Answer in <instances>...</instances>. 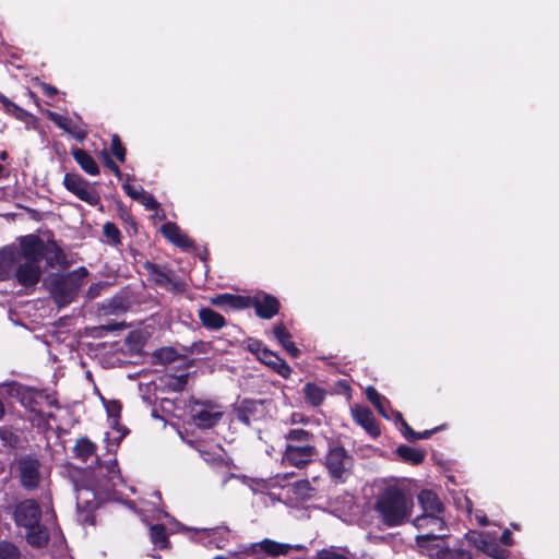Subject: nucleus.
Wrapping results in <instances>:
<instances>
[{
    "instance_id": "obj_64",
    "label": "nucleus",
    "mask_w": 559,
    "mask_h": 559,
    "mask_svg": "<svg viewBox=\"0 0 559 559\" xmlns=\"http://www.w3.org/2000/svg\"><path fill=\"white\" fill-rule=\"evenodd\" d=\"M103 329H105L106 331H115V330H118L120 328L119 324H112V325H106V326H102Z\"/></svg>"
},
{
    "instance_id": "obj_49",
    "label": "nucleus",
    "mask_w": 559,
    "mask_h": 559,
    "mask_svg": "<svg viewBox=\"0 0 559 559\" xmlns=\"http://www.w3.org/2000/svg\"><path fill=\"white\" fill-rule=\"evenodd\" d=\"M401 433L408 442H415L418 440V432H416L407 421L401 424Z\"/></svg>"
},
{
    "instance_id": "obj_18",
    "label": "nucleus",
    "mask_w": 559,
    "mask_h": 559,
    "mask_svg": "<svg viewBox=\"0 0 559 559\" xmlns=\"http://www.w3.org/2000/svg\"><path fill=\"white\" fill-rule=\"evenodd\" d=\"M20 260L19 250L11 246L0 250V281H8L14 275V266Z\"/></svg>"
},
{
    "instance_id": "obj_55",
    "label": "nucleus",
    "mask_w": 559,
    "mask_h": 559,
    "mask_svg": "<svg viewBox=\"0 0 559 559\" xmlns=\"http://www.w3.org/2000/svg\"><path fill=\"white\" fill-rule=\"evenodd\" d=\"M122 189H123V191L126 192V194H127L128 197H130L131 199H133V200H135V201L139 199L140 194H141V189H140V190L135 189V188H134L132 185H130L129 182H124V183L122 185Z\"/></svg>"
},
{
    "instance_id": "obj_51",
    "label": "nucleus",
    "mask_w": 559,
    "mask_h": 559,
    "mask_svg": "<svg viewBox=\"0 0 559 559\" xmlns=\"http://www.w3.org/2000/svg\"><path fill=\"white\" fill-rule=\"evenodd\" d=\"M401 433L408 442H415L418 440V432H416L407 421L401 424Z\"/></svg>"
},
{
    "instance_id": "obj_58",
    "label": "nucleus",
    "mask_w": 559,
    "mask_h": 559,
    "mask_svg": "<svg viewBox=\"0 0 559 559\" xmlns=\"http://www.w3.org/2000/svg\"><path fill=\"white\" fill-rule=\"evenodd\" d=\"M443 425L442 426H437L432 429H427V430H424L421 432H418V440L420 439H429L432 435H435L436 432L440 431L441 429H443Z\"/></svg>"
},
{
    "instance_id": "obj_25",
    "label": "nucleus",
    "mask_w": 559,
    "mask_h": 559,
    "mask_svg": "<svg viewBox=\"0 0 559 559\" xmlns=\"http://www.w3.org/2000/svg\"><path fill=\"white\" fill-rule=\"evenodd\" d=\"M49 532L48 528L40 524L33 525L32 528H26V540L35 548H45L49 544Z\"/></svg>"
},
{
    "instance_id": "obj_46",
    "label": "nucleus",
    "mask_w": 559,
    "mask_h": 559,
    "mask_svg": "<svg viewBox=\"0 0 559 559\" xmlns=\"http://www.w3.org/2000/svg\"><path fill=\"white\" fill-rule=\"evenodd\" d=\"M102 160L104 165L118 178L121 179L123 177V174L119 166L114 162V159L110 157L109 153L104 150L100 153Z\"/></svg>"
},
{
    "instance_id": "obj_40",
    "label": "nucleus",
    "mask_w": 559,
    "mask_h": 559,
    "mask_svg": "<svg viewBox=\"0 0 559 559\" xmlns=\"http://www.w3.org/2000/svg\"><path fill=\"white\" fill-rule=\"evenodd\" d=\"M464 538L468 542L469 545L476 547L479 550H484V548L487 546L488 538L486 535L478 531H468Z\"/></svg>"
},
{
    "instance_id": "obj_13",
    "label": "nucleus",
    "mask_w": 559,
    "mask_h": 559,
    "mask_svg": "<svg viewBox=\"0 0 559 559\" xmlns=\"http://www.w3.org/2000/svg\"><path fill=\"white\" fill-rule=\"evenodd\" d=\"M46 242L37 235H26L20 238V257L26 261L40 263L44 259L46 251Z\"/></svg>"
},
{
    "instance_id": "obj_50",
    "label": "nucleus",
    "mask_w": 559,
    "mask_h": 559,
    "mask_svg": "<svg viewBox=\"0 0 559 559\" xmlns=\"http://www.w3.org/2000/svg\"><path fill=\"white\" fill-rule=\"evenodd\" d=\"M401 433L408 442H415L418 440V432H416L407 421L401 424Z\"/></svg>"
},
{
    "instance_id": "obj_57",
    "label": "nucleus",
    "mask_w": 559,
    "mask_h": 559,
    "mask_svg": "<svg viewBox=\"0 0 559 559\" xmlns=\"http://www.w3.org/2000/svg\"><path fill=\"white\" fill-rule=\"evenodd\" d=\"M40 86H41L43 93L48 97H53L58 94V90L56 86H52V85L44 83V82L40 84Z\"/></svg>"
},
{
    "instance_id": "obj_41",
    "label": "nucleus",
    "mask_w": 559,
    "mask_h": 559,
    "mask_svg": "<svg viewBox=\"0 0 559 559\" xmlns=\"http://www.w3.org/2000/svg\"><path fill=\"white\" fill-rule=\"evenodd\" d=\"M19 548L9 542H0V559H20Z\"/></svg>"
},
{
    "instance_id": "obj_17",
    "label": "nucleus",
    "mask_w": 559,
    "mask_h": 559,
    "mask_svg": "<svg viewBox=\"0 0 559 559\" xmlns=\"http://www.w3.org/2000/svg\"><path fill=\"white\" fill-rule=\"evenodd\" d=\"M352 412L356 424L361 426L370 437L376 439L381 435L380 427L370 408L356 405Z\"/></svg>"
},
{
    "instance_id": "obj_3",
    "label": "nucleus",
    "mask_w": 559,
    "mask_h": 559,
    "mask_svg": "<svg viewBox=\"0 0 559 559\" xmlns=\"http://www.w3.org/2000/svg\"><path fill=\"white\" fill-rule=\"evenodd\" d=\"M41 461L36 453L16 456L12 469L20 486L26 491L37 490L41 483Z\"/></svg>"
},
{
    "instance_id": "obj_10",
    "label": "nucleus",
    "mask_w": 559,
    "mask_h": 559,
    "mask_svg": "<svg viewBox=\"0 0 559 559\" xmlns=\"http://www.w3.org/2000/svg\"><path fill=\"white\" fill-rule=\"evenodd\" d=\"M237 419L246 426L263 419L266 415L265 401L243 399L234 408Z\"/></svg>"
},
{
    "instance_id": "obj_52",
    "label": "nucleus",
    "mask_w": 559,
    "mask_h": 559,
    "mask_svg": "<svg viewBox=\"0 0 559 559\" xmlns=\"http://www.w3.org/2000/svg\"><path fill=\"white\" fill-rule=\"evenodd\" d=\"M121 408H122L121 404L118 401H110L106 405V409H107L108 416L112 417L115 419H119L120 418Z\"/></svg>"
},
{
    "instance_id": "obj_23",
    "label": "nucleus",
    "mask_w": 559,
    "mask_h": 559,
    "mask_svg": "<svg viewBox=\"0 0 559 559\" xmlns=\"http://www.w3.org/2000/svg\"><path fill=\"white\" fill-rule=\"evenodd\" d=\"M273 334L283 348L294 358L299 357L300 350L292 341V335L284 323H277L273 328Z\"/></svg>"
},
{
    "instance_id": "obj_34",
    "label": "nucleus",
    "mask_w": 559,
    "mask_h": 559,
    "mask_svg": "<svg viewBox=\"0 0 559 559\" xmlns=\"http://www.w3.org/2000/svg\"><path fill=\"white\" fill-rule=\"evenodd\" d=\"M0 104L5 112L13 116L19 120H25L28 116L27 111L22 107L9 99L4 94L0 92Z\"/></svg>"
},
{
    "instance_id": "obj_2",
    "label": "nucleus",
    "mask_w": 559,
    "mask_h": 559,
    "mask_svg": "<svg viewBox=\"0 0 559 559\" xmlns=\"http://www.w3.org/2000/svg\"><path fill=\"white\" fill-rule=\"evenodd\" d=\"M87 275V269L80 266L74 271L50 276L47 287L55 304L62 308L74 301Z\"/></svg>"
},
{
    "instance_id": "obj_28",
    "label": "nucleus",
    "mask_w": 559,
    "mask_h": 559,
    "mask_svg": "<svg viewBox=\"0 0 559 559\" xmlns=\"http://www.w3.org/2000/svg\"><path fill=\"white\" fill-rule=\"evenodd\" d=\"M46 253L44 259L46 263L50 267H55L56 265H63L67 263V257L61 249V247L55 240H48L46 243Z\"/></svg>"
},
{
    "instance_id": "obj_45",
    "label": "nucleus",
    "mask_w": 559,
    "mask_h": 559,
    "mask_svg": "<svg viewBox=\"0 0 559 559\" xmlns=\"http://www.w3.org/2000/svg\"><path fill=\"white\" fill-rule=\"evenodd\" d=\"M48 119L52 121L58 128L62 129L64 132L70 131L71 120L68 117H64L55 111H48Z\"/></svg>"
},
{
    "instance_id": "obj_36",
    "label": "nucleus",
    "mask_w": 559,
    "mask_h": 559,
    "mask_svg": "<svg viewBox=\"0 0 559 559\" xmlns=\"http://www.w3.org/2000/svg\"><path fill=\"white\" fill-rule=\"evenodd\" d=\"M483 552L495 559H508L510 555L509 550L501 547L498 543L489 539Z\"/></svg>"
},
{
    "instance_id": "obj_6",
    "label": "nucleus",
    "mask_w": 559,
    "mask_h": 559,
    "mask_svg": "<svg viewBox=\"0 0 559 559\" xmlns=\"http://www.w3.org/2000/svg\"><path fill=\"white\" fill-rule=\"evenodd\" d=\"M190 415L192 423L200 429H211L223 418L221 405L214 400H190Z\"/></svg>"
},
{
    "instance_id": "obj_11",
    "label": "nucleus",
    "mask_w": 559,
    "mask_h": 559,
    "mask_svg": "<svg viewBox=\"0 0 559 559\" xmlns=\"http://www.w3.org/2000/svg\"><path fill=\"white\" fill-rule=\"evenodd\" d=\"M317 454L316 448L310 443H288L283 453V460L292 466L301 468L312 462Z\"/></svg>"
},
{
    "instance_id": "obj_8",
    "label": "nucleus",
    "mask_w": 559,
    "mask_h": 559,
    "mask_svg": "<svg viewBox=\"0 0 559 559\" xmlns=\"http://www.w3.org/2000/svg\"><path fill=\"white\" fill-rule=\"evenodd\" d=\"M64 188L81 201L97 205L100 197L97 191L90 187V182L79 174L67 173L63 177Z\"/></svg>"
},
{
    "instance_id": "obj_14",
    "label": "nucleus",
    "mask_w": 559,
    "mask_h": 559,
    "mask_svg": "<svg viewBox=\"0 0 559 559\" xmlns=\"http://www.w3.org/2000/svg\"><path fill=\"white\" fill-rule=\"evenodd\" d=\"M14 277L24 287L35 286L41 277L40 263L25 260L15 269Z\"/></svg>"
},
{
    "instance_id": "obj_22",
    "label": "nucleus",
    "mask_w": 559,
    "mask_h": 559,
    "mask_svg": "<svg viewBox=\"0 0 559 559\" xmlns=\"http://www.w3.org/2000/svg\"><path fill=\"white\" fill-rule=\"evenodd\" d=\"M198 317L202 325L211 331H218L227 323L226 319L221 313L209 307H202L198 312Z\"/></svg>"
},
{
    "instance_id": "obj_54",
    "label": "nucleus",
    "mask_w": 559,
    "mask_h": 559,
    "mask_svg": "<svg viewBox=\"0 0 559 559\" xmlns=\"http://www.w3.org/2000/svg\"><path fill=\"white\" fill-rule=\"evenodd\" d=\"M41 399H43V404L45 403L48 407H53L57 409L60 408L59 401L55 396V394H49V393L41 391Z\"/></svg>"
},
{
    "instance_id": "obj_39",
    "label": "nucleus",
    "mask_w": 559,
    "mask_h": 559,
    "mask_svg": "<svg viewBox=\"0 0 559 559\" xmlns=\"http://www.w3.org/2000/svg\"><path fill=\"white\" fill-rule=\"evenodd\" d=\"M110 152L118 162L124 163L127 158V150L118 134L111 135Z\"/></svg>"
},
{
    "instance_id": "obj_35",
    "label": "nucleus",
    "mask_w": 559,
    "mask_h": 559,
    "mask_svg": "<svg viewBox=\"0 0 559 559\" xmlns=\"http://www.w3.org/2000/svg\"><path fill=\"white\" fill-rule=\"evenodd\" d=\"M179 355L174 347H160L153 353L155 364L168 365L178 359Z\"/></svg>"
},
{
    "instance_id": "obj_4",
    "label": "nucleus",
    "mask_w": 559,
    "mask_h": 559,
    "mask_svg": "<svg viewBox=\"0 0 559 559\" xmlns=\"http://www.w3.org/2000/svg\"><path fill=\"white\" fill-rule=\"evenodd\" d=\"M354 464L353 456L336 441H330L324 456V466L335 484H344L350 475Z\"/></svg>"
},
{
    "instance_id": "obj_16",
    "label": "nucleus",
    "mask_w": 559,
    "mask_h": 559,
    "mask_svg": "<svg viewBox=\"0 0 559 559\" xmlns=\"http://www.w3.org/2000/svg\"><path fill=\"white\" fill-rule=\"evenodd\" d=\"M292 549L289 544L278 543L276 540L264 538L261 542L252 543L247 549V555L254 556L259 551L265 552L270 557L286 556Z\"/></svg>"
},
{
    "instance_id": "obj_26",
    "label": "nucleus",
    "mask_w": 559,
    "mask_h": 559,
    "mask_svg": "<svg viewBox=\"0 0 559 559\" xmlns=\"http://www.w3.org/2000/svg\"><path fill=\"white\" fill-rule=\"evenodd\" d=\"M306 403L312 407H319L323 404L326 391L314 382H307L302 388Z\"/></svg>"
},
{
    "instance_id": "obj_44",
    "label": "nucleus",
    "mask_w": 559,
    "mask_h": 559,
    "mask_svg": "<svg viewBox=\"0 0 559 559\" xmlns=\"http://www.w3.org/2000/svg\"><path fill=\"white\" fill-rule=\"evenodd\" d=\"M136 201L144 205L145 209L148 211H156L159 207V203L157 202V200L151 193L146 192L143 188H141V194Z\"/></svg>"
},
{
    "instance_id": "obj_47",
    "label": "nucleus",
    "mask_w": 559,
    "mask_h": 559,
    "mask_svg": "<svg viewBox=\"0 0 559 559\" xmlns=\"http://www.w3.org/2000/svg\"><path fill=\"white\" fill-rule=\"evenodd\" d=\"M295 493L297 496H300L302 498H310V491H313V488L311 487L309 480L302 479L298 480L294 484Z\"/></svg>"
},
{
    "instance_id": "obj_37",
    "label": "nucleus",
    "mask_w": 559,
    "mask_h": 559,
    "mask_svg": "<svg viewBox=\"0 0 559 559\" xmlns=\"http://www.w3.org/2000/svg\"><path fill=\"white\" fill-rule=\"evenodd\" d=\"M103 467L106 468L105 476L112 486H116L122 479L117 460H112L105 465L99 463V468Z\"/></svg>"
},
{
    "instance_id": "obj_27",
    "label": "nucleus",
    "mask_w": 559,
    "mask_h": 559,
    "mask_svg": "<svg viewBox=\"0 0 559 559\" xmlns=\"http://www.w3.org/2000/svg\"><path fill=\"white\" fill-rule=\"evenodd\" d=\"M395 453L402 462L412 465H419L426 459V452L424 450L412 448L405 444L399 445L395 450Z\"/></svg>"
},
{
    "instance_id": "obj_30",
    "label": "nucleus",
    "mask_w": 559,
    "mask_h": 559,
    "mask_svg": "<svg viewBox=\"0 0 559 559\" xmlns=\"http://www.w3.org/2000/svg\"><path fill=\"white\" fill-rule=\"evenodd\" d=\"M0 442L3 448L9 451H14L20 448L22 439L16 429L12 426L0 427Z\"/></svg>"
},
{
    "instance_id": "obj_63",
    "label": "nucleus",
    "mask_w": 559,
    "mask_h": 559,
    "mask_svg": "<svg viewBox=\"0 0 559 559\" xmlns=\"http://www.w3.org/2000/svg\"><path fill=\"white\" fill-rule=\"evenodd\" d=\"M426 524H427V527L426 528H431V532L433 531H441L443 530L444 527H438L433 521H426ZM430 534H433V533H430Z\"/></svg>"
},
{
    "instance_id": "obj_59",
    "label": "nucleus",
    "mask_w": 559,
    "mask_h": 559,
    "mask_svg": "<svg viewBox=\"0 0 559 559\" xmlns=\"http://www.w3.org/2000/svg\"><path fill=\"white\" fill-rule=\"evenodd\" d=\"M500 543L504 546H512L514 544L512 534L509 530H504L500 536Z\"/></svg>"
},
{
    "instance_id": "obj_42",
    "label": "nucleus",
    "mask_w": 559,
    "mask_h": 559,
    "mask_svg": "<svg viewBox=\"0 0 559 559\" xmlns=\"http://www.w3.org/2000/svg\"><path fill=\"white\" fill-rule=\"evenodd\" d=\"M246 349L253 354L258 360H260L264 352H266L269 348L264 346L262 341L249 337L246 341Z\"/></svg>"
},
{
    "instance_id": "obj_1",
    "label": "nucleus",
    "mask_w": 559,
    "mask_h": 559,
    "mask_svg": "<svg viewBox=\"0 0 559 559\" xmlns=\"http://www.w3.org/2000/svg\"><path fill=\"white\" fill-rule=\"evenodd\" d=\"M413 499L396 485L386 486L379 492L374 511L386 527L403 525L412 514Z\"/></svg>"
},
{
    "instance_id": "obj_20",
    "label": "nucleus",
    "mask_w": 559,
    "mask_h": 559,
    "mask_svg": "<svg viewBox=\"0 0 559 559\" xmlns=\"http://www.w3.org/2000/svg\"><path fill=\"white\" fill-rule=\"evenodd\" d=\"M19 395L20 402L25 408L34 413L35 416L41 415L43 399L40 390L25 386L19 392Z\"/></svg>"
},
{
    "instance_id": "obj_29",
    "label": "nucleus",
    "mask_w": 559,
    "mask_h": 559,
    "mask_svg": "<svg viewBox=\"0 0 559 559\" xmlns=\"http://www.w3.org/2000/svg\"><path fill=\"white\" fill-rule=\"evenodd\" d=\"M97 445L87 437L79 438L75 445L73 447L74 456L84 463L93 455H95Z\"/></svg>"
},
{
    "instance_id": "obj_24",
    "label": "nucleus",
    "mask_w": 559,
    "mask_h": 559,
    "mask_svg": "<svg viewBox=\"0 0 559 559\" xmlns=\"http://www.w3.org/2000/svg\"><path fill=\"white\" fill-rule=\"evenodd\" d=\"M71 154L76 162V164L88 175L91 176H97L99 175L100 170L96 163V160L93 158V156L86 152L83 148L75 147L71 151Z\"/></svg>"
},
{
    "instance_id": "obj_7",
    "label": "nucleus",
    "mask_w": 559,
    "mask_h": 559,
    "mask_svg": "<svg viewBox=\"0 0 559 559\" xmlns=\"http://www.w3.org/2000/svg\"><path fill=\"white\" fill-rule=\"evenodd\" d=\"M418 502L423 513L413 521L417 528L427 527V520L433 521L438 527H445V522L442 518L444 507L436 492L429 489L421 490L418 495Z\"/></svg>"
},
{
    "instance_id": "obj_19",
    "label": "nucleus",
    "mask_w": 559,
    "mask_h": 559,
    "mask_svg": "<svg viewBox=\"0 0 559 559\" xmlns=\"http://www.w3.org/2000/svg\"><path fill=\"white\" fill-rule=\"evenodd\" d=\"M249 296L235 295L230 293L217 294L210 299L211 305L218 308H230L242 310L249 308Z\"/></svg>"
},
{
    "instance_id": "obj_9",
    "label": "nucleus",
    "mask_w": 559,
    "mask_h": 559,
    "mask_svg": "<svg viewBox=\"0 0 559 559\" xmlns=\"http://www.w3.org/2000/svg\"><path fill=\"white\" fill-rule=\"evenodd\" d=\"M43 512L35 499H25L15 506L13 518L17 526L32 528L41 521Z\"/></svg>"
},
{
    "instance_id": "obj_12",
    "label": "nucleus",
    "mask_w": 559,
    "mask_h": 559,
    "mask_svg": "<svg viewBox=\"0 0 559 559\" xmlns=\"http://www.w3.org/2000/svg\"><path fill=\"white\" fill-rule=\"evenodd\" d=\"M248 302L249 308L252 307L254 309L255 316L263 320H271L278 314L281 310L280 300L275 296L266 293L253 297L249 296Z\"/></svg>"
},
{
    "instance_id": "obj_21",
    "label": "nucleus",
    "mask_w": 559,
    "mask_h": 559,
    "mask_svg": "<svg viewBox=\"0 0 559 559\" xmlns=\"http://www.w3.org/2000/svg\"><path fill=\"white\" fill-rule=\"evenodd\" d=\"M260 361L284 379H288L292 374V368L278 354L271 349L264 352Z\"/></svg>"
},
{
    "instance_id": "obj_33",
    "label": "nucleus",
    "mask_w": 559,
    "mask_h": 559,
    "mask_svg": "<svg viewBox=\"0 0 559 559\" xmlns=\"http://www.w3.org/2000/svg\"><path fill=\"white\" fill-rule=\"evenodd\" d=\"M143 267L148 273L151 280L158 286H166L171 283L170 276L162 267L151 261H146Z\"/></svg>"
},
{
    "instance_id": "obj_5",
    "label": "nucleus",
    "mask_w": 559,
    "mask_h": 559,
    "mask_svg": "<svg viewBox=\"0 0 559 559\" xmlns=\"http://www.w3.org/2000/svg\"><path fill=\"white\" fill-rule=\"evenodd\" d=\"M445 535L425 534L416 537L418 547L426 549L430 559H473L468 549L459 546L449 547L433 544L436 540H443Z\"/></svg>"
},
{
    "instance_id": "obj_32",
    "label": "nucleus",
    "mask_w": 559,
    "mask_h": 559,
    "mask_svg": "<svg viewBox=\"0 0 559 559\" xmlns=\"http://www.w3.org/2000/svg\"><path fill=\"white\" fill-rule=\"evenodd\" d=\"M150 537L152 543L158 549H167L170 545L166 526L164 524H154L150 527Z\"/></svg>"
},
{
    "instance_id": "obj_53",
    "label": "nucleus",
    "mask_w": 559,
    "mask_h": 559,
    "mask_svg": "<svg viewBox=\"0 0 559 559\" xmlns=\"http://www.w3.org/2000/svg\"><path fill=\"white\" fill-rule=\"evenodd\" d=\"M66 132L71 134L75 140L80 142L84 141L87 136V132L73 122H71L70 131Z\"/></svg>"
},
{
    "instance_id": "obj_56",
    "label": "nucleus",
    "mask_w": 559,
    "mask_h": 559,
    "mask_svg": "<svg viewBox=\"0 0 559 559\" xmlns=\"http://www.w3.org/2000/svg\"><path fill=\"white\" fill-rule=\"evenodd\" d=\"M102 288H103V286H102L100 283H96V284L91 285L88 287V289H87V293H86L87 297L90 299H94V298L98 297L99 294H100Z\"/></svg>"
},
{
    "instance_id": "obj_62",
    "label": "nucleus",
    "mask_w": 559,
    "mask_h": 559,
    "mask_svg": "<svg viewBox=\"0 0 559 559\" xmlns=\"http://www.w3.org/2000/svg\"><path fill=\"white\" fill-rule=\"evenodd\" d=\"M187 381H188V374H181L180 377H178V388L179 389H182L186 384H187Z\"/></svg>"
},
{
    "instance_id": "obj_43",
    "label": "nucleus",
    "mask_w": 559,
    "mask_h": 559,
    "mask_svg": "<svg viewBox=\"0 0 559 559\" xmlns=\"http://www.w3.org/2000/svg\"><path fill=\"white\" fill-rule=\"evenodd\" d=\"M103 233L109 240H111V242L115 246H118L121 243V241H122L121 233H120L119 228L116 226V224H114L111 222L105 223V225L103 227Z\"/></svg>"
},
{
    "instance_id": "obj_61",
    "label": "nucleus",
    "mask_w": 559,
    "mask_h": 559,
    "mask_svg": "<svg viewBox=\"0 0 559 559\" xmlns=\"http://www.w3.org/2000/svg\"><path fill=\"white\" fill-rule=\"evenodd\" d=\"M36 417L44 423H48L50 419H55V415L52 413H44L41 411V415H36Z\"/></svg>"
},
{
    "instance_id": "obj_15",
    "label": "nucleus",
    "mask_w": 559,
    "mask_h": 559,
    "mask_svg": "<svg viewBox=\"0 0 559 559\" xmlns=\"http://www.w3.org/2000/svg\"><path fill=\"white\" fill-rule=\"evenodd\" d=\"M162 235L176 247L190 251L194 249V241L187 235L182 234L179 226L174 222H166L160 226Z\"/></svg>"
},
{
    "instance_id": "obj_60",
    "label": "nucleus",
    "mask_w": 559,
    "mask_h": 559,
    "mask_svg": "<svg viewBox=\"0 0 559 559\" xmlns=\"http://www.w3.org/2000/svg\"><path fill=\"white\" fill-rule=\"evenodd\" d=\"M120 217L128 224H130L132 227L136 228V223L134 218L132 217L131 213L127 210H121Z\"/></svg>"
},
{
    "instance_id": "obj_38",
    "label": "nucleus",
    "mask_w": 559,
    "mask_h": 559,
    "mask_svg": "<svg viewBox=\"0 0 559 559\" xmlns=\"http://www.w3.org/2000/svg\"><path fill=\"white\" fill-rule=\"evenodd\" d=\"M287 440L297 442L298 444L309 443L313 438V435L302 428L290 429L285 437Z\"/></svg>"
},
{
    "instance_id": "obj_31",
    "label": "nucleus",
    "mask_w": 559,
    "mask_h": 559,
    "mask_svg": "<svg viewBox=\"0 0 559 559\" xmlns=\"http://www.w3.org/2000/svg\"><path fill=\"white\" fill-rule=\"evenodd\" d=\"M366 396L368 401L376 407V409L386 419H389V415L386 412V407L390 405L388 399L381 395L374 386H368L366 389Z\"/></svg>"
},
{
    "instance_id": "obj_48",
    "label": "nucleus",
    "mask_w": 559,
    "mask_h": 559,
    "mask_svg": "<svg viewBox=\"0 0 559 559\" xmlns=\"http://www.w3.org/2000/svg\"><path fill=\"white\" fill-rule=\"evenodd\" d=\"M126 342L132 350H140L143 346L142 335L139 332H130Z\"/></svg>"
}]
</instances>
